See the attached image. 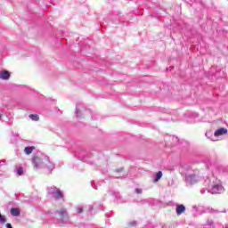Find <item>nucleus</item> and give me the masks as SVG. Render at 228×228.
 <instances>
[{
  "label": "nucleus",
  "instance_id": "obj_28",
  "mask_svg": "<svg viewBox=\"0 0 228 228\" xmlns=\"http://www.w3.org/2000/svg\"><path fill=\"white\" fill-rule=\"evenodd\" d=\"M135 191H136V193H142V189H135Z\"/></svg>",
  "mask_w": 228,
  "mask_h": 228
},
{
  "label": "nucleus",
  "instance_id": "obj_5",
  "mask_svg": "<svg viewBox=\"0 0 228 228\" xmlns=\"http://www.w3.org/2000/svg\"><path fill=\"white\" fill-rule=\"evenodd\" d=\"M222 191H224V186L220 183L212 185V188L208 190V193H211L212 195L220 194Z\"/></svg>",
  "mask_w": 228,
  "mask_h": 228
},
{
  "label": "nucleus",
  "instance_id": "obj_7",
  "mask_svg": "<svg viewBox=\"0 0 228 228\" xmlns=\"http://www.w3.org/2000/svg\"><path fill=\"white\" fill-rule=\"evenodd\" d=\"M190 170H191V166H190V164H182L179 172L182 175H186Z\"/></svg>",
  "mask_w": 228,
  "mask_h": 228
},
{
  "label": "nucleus",
  "instance_id": "obj_32",
  "mask_svg": "<svg viewBox=\"0 0 228 228\" xmlns=\"http://www.w3.org/2000/svg\"><path fill=\"white\" fill-rule=\"evenodd\" d=\"M222 213H227V210L224 209V211H222Z\"/></svg>",
  "mask_w": 228,
  "mask_h": 228
},
{
  "label": "nucleus",
  "instance_id": "obj_4",
  "mask_svg": "<svg viewBox=\"0 0 228 228\" xmlns=\"http://www.w3.org/2000/svg\"><path fill=\"white\" fill-rule=\"evenodd\" d=\"M208 76L214 77L216 79H219V77H224L225 76V73H224V70L222 69L218 68V66H212L210 69V72H208Z\"/></svg>",
  "mask_w": 228,
  "mask_h": 228
},
{
  "label": "nucleus",
  "instance_id": "obj_2",
  "mask_svg": "<svg viewBox=\"0 0 228 228\" xmlns=\"http://www.w3.org/2000/svg\"><path fill=\"white\" fill-rule=\"evenodd\" d=\"M173 31H182V33H185V31H190V26L184 23L182 20L173 21Z\"/></svg>",
  "mask_w": 228,
  "mask_h": 228
},
{
  "label": "nucleus",
  "instance_id": "obj_11",
  "mask_svg": "<svg viewBox=\"0 0 228 228\" xmlns=\"http://www.w3.org/2000/svg\"><path fill=\"white\" fill-rule=\"evenodd\" d=\"M57 213L59 216L62 218V220H67V218H69V216L67 215V210H65V208L58 210Z\"/></svg>",
  "mask_w": 228,
  "mask_h": 228
},
{
  "label": "nucleus",
  "instance_id": "obj_24",
  "mask_svg": "<svg viewBox=\"0 0 228 228\" xmlns=\"http://www.w3.org/2000/svg\"><path fill=\"white\" fill-rule=\"evenodd\" d=\"M205 135L207 136V138H211V136H213V132H206Z\"/></svg>",
  "mask_w": 228,
  "mask_h": 228
},
{
  "label": "nucleus",
  "instance_id": "obj_35",
  "mask_svg": "<svg viewBox=\"0 0 228 228\" xmlns=\"http://www.w3.org/2000/svg\"><path fill=\"white\" fill-rule=\"evenodd\" d=\"M92 209H93V208H92V207H91V208H90V211H92Z\"/></svg>",
  "mask_w": 228,
  "mask_h": 228
},
{
  "label": "nucleus",
  "instance_id": "obj_8",
  "mask_svg": "<svg viewBox=\"0 0 228 228\" xmlns=\"http://www.w3.org/2000/svg\"><path fill=\"white\" fill-rule=\"evenodd\" d=\"M227 133H228L227 128L220 127V128H218L217 130L215 131L214 136L218 138V136H224V134H227Z\"/></svg>",
  "mask_w": 228,
  "mask_h": 228
},
{
  "label": "nucleus",
  "instance_id": "obj_30",
  "mask_svg": "<svg viewBox=\"0 0 228 228\" xmlns=\"http://www.w3.org/2000/svg\"><path fill=\"white\" fill-rule=\"evenodd\" d=\"M130 224L131 225H136V222L134 221V222L130 223Z\"/></svg>",
  "mask_w": 228,
  "mask_h": 228
},
{
  "label": "nucleus",
  "instance_id": "obj_6",
  "mask_svg": "<svg viewBox=\"0 0 228 228\" xmlns=\"http://www.w3.org/2000/svg\"><path fill=\"white\" fill-rule=\"evenodd\" d=\"M185 183L187 184L193 185L197 183V175L195 174H185Z\"/></svg>",
  "mask_w": 228,
  "mask_h": 228
},
{
  "label": "nucleus",
  "instance_id": "obj_33",
  "mask_svg": "<svg viewBox=\"0 0 228 228\" xmlns=\"http://www.w3.org/2000/svg\"><path fill=\"white\" fill-rule=\"evenodd\" d=\"M195 117H199V113H195Z\"/></svg>",
  "mask_w": 228,
  "mask_h": 228
},
{
  "label": "nucleus",
  "instance_id": "obj_27",
  "mask_svg": "<svg viewBox=\"0 0 228 228\" xmlns=\"http://www.w3.org/2000/svg\"><path fill=\"white\" fill-rule=\"evenodd\" d=\"M5 227H6V228H13V227L12 226V224H10V223H7V224H5Z\"/></svg>",
  "mask_w": 228,
  "mask_h": 228
},
{
  "label": "nucleus",
  "instance_id": "obj_36",
  "mask_svg": "<svg viewBox=\"0 0 228 228\" xmlns=\"http://www.w3.org/2000/svg\"><path fill=\"white\" fill-rule=\"evenodd\" d=\"M1 216H3V215H1V213H0V218H1Z\"/></svg>",
  "mask_w": 228,
  "mask_h": 228
},
{
  "label": "nucleus",
  "instance_id": "obj_22",
  "mask_svg": "<svg viewBox=\"0 0 228 228\" xmlns=\"http://www.w3.org/2000/svg\"><path fill=\"white\" fill-rule=\"evenodd\" d=\"M0 224H6V216H1Z\"/></svg>",
  "mask_w": 228,
  "mask_h": 228
},
{
  "label": "nucleus",
  "instance_id": "obj_1",
  "mask_svg": "<svg viewBox=\"0 0 228 228\" xmlns=\"http://www.w3.org/2000/svg\"><path fill=\"white\" fill-rule=\"evenodd\" d=\"M32 165L35 170H40L41 168H47L50 172L54 170V164L51 162L46 155L34 157Z\"/></svg>",
  "mask_w": 228,
  "mask_h": 228
},
{
  "label": "nucleus",
  "instance_id": "obj_26",
  "mask_svg": "<svg viewBox=\"0 0 228 228\" xmlns=\"http://www.w3.org/2000/svg\"><path fill=\"white\" fill-rule=\"evenodd\" d=\"M77 213H83V207H78V208H77Z\"/></svg>",
  "mask_w": 228,
  "mask_h": 228
},
{
  "label": "nucleus",
  "instance_id": "obj_20",
  "mask_svg": "<svg viewBox=\"0 0 228 228\" xmlns=\"http://www.w3.org/2000/svg\"><path fill=\"white\" fill-rule=\"evenodd\" d=\"M15 174H17V175H22L24 174V169L22 167H18L15 170Z\"/></svg>",
  "mask_w": 228,
  "mask_h": 228
},
{
  "label": "nucleus",
  "instance_id": "obj_13",
  "mask_svg": "<svg viewBox=\"0 0 228 228\" xmlns=\"http://www.w3.org/2000/svg\"><path fill=\"white\" fill-rule=\"evenodd\" d=\"M180 147L185 149V151H188L190 149V142L185 140L180 141V144H178Z\"/></svg>",
  "mask_w": 228,
  "mask_h": 228
},
{
  "label": "nucleus",
  "instance_id": "obj_15",
  "mask_svg": "<svg viewBox=\"0 0 228 228\" xmlns=\"http://www.w3.org/2000/svg\"><path fill=\"white\" fill-rule=\"evenodd\" d=\"M11 215H12V216H20V209L15 208H11Z\"/></svg>",
  "mask_w": 228,
  "mask_h": 228
},
{
  "label": "nucleus",
  "instance_id": "obj_18",
  "mask_svg": "<svg viewBox=\"0 0 228 228\" xmlns=\"http://www.w3.org/2000/svg\"><path fill=\"white\" fill-rule=\"evenodd\" d=\"M172 142H173V145H179L181 143L179 137L175 135L172 136Z\"/></svg>",
  "mask_w": 228,
  "mask_h": 228
},
{
  "label": "nucleus",
  "instance_id": "obj_10",
  "mask_svg": "<svg viewBox=\"0 0 228 228\" xmlns=\"http://www.w3.org/2000/svg\"><path fill=\"white\" fill-rule=\"evenodd\" d=\"M0 79H3V81H8V79H10V72L6 69L0 71Z\"/></svg>",
  "mask_w": 228,
  "mask_h": 228
},
{
  "label": "nucleus",
  "instance_id": "obj_34",
  "mask_svg": "<svg viewBox=\"0 0 228 228\" xmlns=\"http://www.w3.org/2000/svg\"><path fill=\"white\" fill-rule=\"evenodd\" d=\"M1 117H3V114H0V118H1Z\"/></svg>",
  "mask_w": 228,
  "mask_h": 228
},
{
  "label": "nucleus",
  "instance_id": "obj_23",
  "mask_svg": "<svg viewBox=\"0 0 228 228\" xmlns=\"http://www.w3.org/2000/svg\"><path fill=\"white\" fill-rule=\"evenodd\" d=\"M205 164H206V168L208 169L211 168V160L206 161Z\"/></svg>",
  "mask_w": 228,
  "mask_h": 228
},
{
  "label": "nucleus",
  "instance_id": "obj_9",
  "mask_svg": "<svg viewBox=\"0 0 228 228\" xmlns=\"http://www.w3.org/2000/svg\"><path fill=\"white\" fill-rule=\"evenodd\" d=\"M184 211H186V207L184 205L176 204L175 212L178 216H181V215H183V213H184Z\"/></svg>",
  "mask_w": 228,
  "mask_h": 228
},
{
  "label": "nucleus",
  "instance_id": "obj_31",
  "mask_svg": "<svg viewBox=\"0 0 228 228\" xmlns=\"http://www.w3.org/2000/svg\"><path fill=\"white\" fill-rule=\"evenodd\" d=\"M192 208H193V209H197V206H193Z\"/></svg>",
  "mask_w": 228,
  "mask_h": 228
},
{
  "label": "nucleus",
  "instance_id": "obj_16",
  "mask_svg": "<svg viewBox=\"0 0 228 228\" xmlns=\"http://www.w3.org/2000/svg\"><path fill=\"white\" fill-rule=\"evenodd\" d=\"M34 151H35V146H27L24 149V152L28 156H29V154H31Z\"/></svg>",
  "mask_w": 228,
  "mask_h": 228
},
{
  "label": "nucleus",
  "instance_id": "obj_12",
  "mask_svg": "<svg viewBox=\"0 0 228 228\" xmlns=\"http://www.w3.org/2000/svg\"><path fill=\"white\" fill-rule=\"evenodd\" d=\"M83 111H85V108H83V106L81 105H77L76 113L77 118H80L81 115L83 114Z\"/></svg>",
  "mask_w": 228,
  "mask_h": 228
},
{
  "label": "nucleus",
  "instance_id": "obj_3",
  "mask_svg": "<svg viewBox=\"0 0 228 228\" xmlns=\"http://www.w3.org/2000/svg\"><path fill=\"white\" fill-rule=\"evenodd\" d=\"M48 195H50L52 199H54V200H61V199H63V191L55 186L48 188Z\"/></svg>",
  "mask_w": 228,
  "mask_h": 228
},
{
  "label": "nucleus",
  "instance_id": "obj_21",
  "mask_svg": "<svg viewBox=\"0 0 228 228\" xmlns=\"http://www.w3.org/2000/svg\"><path fill=\"white\" fill-rule=\"evenodd\" d=\"M206 225H208V227H213L215 228V222H213V220H207Z\"/></svg>",
  "mask_w": 228,
  "mask_h": 228
},
{
  "label": "nucleus",
  "instance_id": "obj_25",
  "mask_svg": "<svg viewBox=\"0 0 228 228\" xmlns=\"http://www.w3.org/2000/svg\"><path fill=\"white\" fill-rule=\"evenodd\" d=\"M209 213H220V211L215 209V208H208Z\"/></svg>",
  "mask_w": 228,
  "mask_h": 228
},
{
  "label": "nucleus",
  "instance_id": "obj_19",
  "mask_svg": "<svg viewBox=\"0 0 228 228\" xmlns=\"http://www.w3.org/2000/svg\"><path fill=\"white\" fill-rule=\"evenodd\" d=\"M182 12H181V5H176L175 7V17H179L181 15Z\"/></svg>",
  "mask_w": 228,
  "mask_h": 228
},
{
  "label": "nucleus",
  "instance_id": "obj_29",
  "mask_svg": "<svg viewBox=\"0 0 228 228\" xmlns=\"http://www.w3.org/2000/svg\"><path fill=\"white\" fill-rule=\"evenodd\" d=\"M204 193H206V189H201V190H200V194H201V195H204Z\"/></svg>",
  "mask_w": 228,
  "mask_h": 228
},
{
  "label": "nucleus",
  "instance_id": "obj_14",
  "mask_svg": "<svg viewBox=\"0 0 228 228\" xmlns=\"http://www.w3.org/2000/svg\"><path fill=\"white\" fill-rule=\"evenodd\" d=\"M161 177H163V172L161 171L157 172L153 176V183H158V181H159Z\"/></svg>",
  "mask_w": 228,
  "mask_h": 228
},
{
  "label": "nucleus",
  "instance_id": "obj_17",
  "mask_svg": "<svg viewBox=\"0 0 228 228\" xmlns=\"http://www.w3.org/2000/svg\"><path fill=\"white\" fill-rule=\"evenodd\" d=\"M28 118H30V120H33V122H38V120H40V116H38V114H30L28 116Z\"/></svg>",
  "mask_w": 228,
  "mask_h": 228
}]
</instances>
